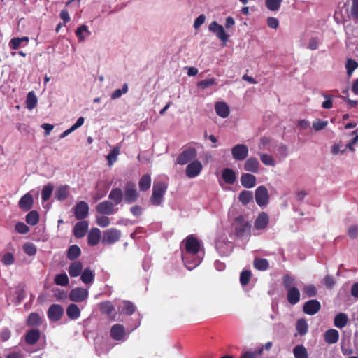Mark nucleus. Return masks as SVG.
Masks as SVG:
<instances>
[{
  "label": "nucleus",
  "instance_id": "f257e3e1",
  "mask_svg": "<svg viewBox=\"0 0 358 358\" xmlns=\"http://www.w3.org/2000/svg\"><path fill=\"white\" fill-rule=\"evenodd\" d=\"M232 227L237 237L244 238L250 236L251 224L244 216L236 217L234 220Z\"/></svg>",
  "mask_w": 358,
  "mask_h": 358
},
{
  "label": "nucleus",
  "instance_id": "f03ea898",
  "mask_svg": "<svg viewBox=\"0 0 358 358\" xmlns=\"http://www.w3.org/2000/svg\"><path fill=\"white\" fill-rule=\"evenodd\" d=\"M168 186L164 182H155L152 187V194L150 202L153 206H160L164 200V196L166 192Z\"/></svg>",
  "mask_w": 358,
  "mask_h": 358
},
{
  "label": "nucleus",
  "instance_id": "7ed1b4c3",
  "mask_svg": "<svg viewBox=\"0 0 358 358\" xmlns=\"http://www.w3.org/2000/svg\"><path fill=\"white\" fill-rule=\"evenodd\" d=\"M197 155L196 150L193 147L185 149L177 157L176 162L180 165L187 164L195 159Z\"/></svg>",
  "mask_w": 358,
  "mask_h": 358
},
{
  "label": "nucleus",
  "instance_id": "20e7f679",
  "mask_svg": "<svg viewBox=\"0 0 358 358\" xmlns=\"http://www.w3.org/2000/svg\"><path fill=\"white\" fill-rule=\"evenodd\" d=\"M208 29L210 32L215 34L217 38H219L225 45L229 40V35L226 33L224 27L218 24L216 21H213L208 27Z\"/></svg>",
  "mask_w": 358,
  "mask_h": 358
},
{
  "label": "nucleus",
  "instance_id": "39448f33",
  "mask_svg": "<svg viewBox=\"0 0 358 358\" xmlns=\"http://www.w3.org/2000/svg\"><path fill=\"white\" fill-rule=\"evenodd\" d=\"M185 248L187 253L191 255H196L199 252L201 243L197 238L194 235H189L183 241Z\"/></svg>",
  "mask_w": 358,
  "mask_h": 358
},
{
  "label": "nucleus",
  "instance_id": "423d86ee",
  "mask_svg": "<svg viewBox=\"0 0 358 358\" xmlns=\"http://www.w3.org/2000/svg\"><path fill=\"white\" fill-rule=\"evenodd\" d=\"M138 196L135 184L132 182H127L124 187V201L127 203H134L138 200Z\"/></svg>",
  "mask_w": 358,
  "mask_h": 358
},
{
  "label": "nucleus",
  "instance_id": "0eeeda50",
  "mask_svg": "<svg viewBox=\"0 0 358 358\" xmlns=\"http://www.w3.org/2000/svg\"><path fill=\"white\" fill-rule=\"evenodd\" d=\"M255 201L258 206H264L268 204L269 201V195L267 188L261 185L255 190Z\"/></svg>",
  "mask_w": 358,
  "mask_h": 358
},
{
  "label": "nucleus",
  "instance_id": "6e6552de",
  "mask_svg": "<svg viewBox=\"0 0 358 358\" xmlns=\"http://www.w3.org/2000/svg\"><path fill=\"white\" fill-rule=\"evenodd\" d=\"M121 233L119 230L112 228L103 232L102 243L103 244L112 245L120 240Z\"/></svg>",
  "mask_w": 358,
  "mask_h": 358
},
{
  "label": "nucleus",
  "instance_id": "1a4fd4ad",
  "mask_svg": "<svg viewBox=\"0 0 358 358\" xmlns=\"http://www.w3.org/2000/svg\"><path fill=\"white\" fill-rule=\"evenodd\" d=\"M203 169L202 164L199 160H193L189 162L185 169L186 176L189 178L196 177L200 174Z\"/></svg>",
  "mask_w": 358,
  "mask_h": 358
},
{
  "label": "nucleus",
  "instance_id": "9d476101",
  "mask_svg": "<svg viewBox=\"0 0 358 358\" xmlns=\"http://www.w3.org/2000/svg\"><path fill=\"white\" fill-rule=\"evenodd\" d=\"M47 315L50 321L57 322L64 315V308L59 304H52L49 307Z\"/></svg>",
  "mask_w": 358,
  "mask_h": 358
},
{
  "label": "nucleus",
  "instance_id": "9b49d317",
  "mask_svg": "<svg viewBox=\"0 0 358 358\" xmlns=\"http://www.w3.org/2000/svg\"><path fill=\"white\" fill-rule=\"evenodd\" d=\"M75 217L83 220L89 214V206L87 202L81 201L78 202L73 208Z\"/></svg>",
  "mask_w": 358,
  "mask_h": 358
},
{
  "label": "nucleus",
  "instance_id": "f8f14e48",
  "mask_svg": "<svg viewBox=\"0 0 358 358\" xmlns=\"http://www.w3.org/2000/svg\"><path fill=\"white\" fill-rule=\"evenodd\" d=\"M88 291L85 288L77 287L71 290L69 298L71 301L80 303L88 296Z\"/></svg>",
  "mask_w": 358,
  "mask_h": 358
},
{
  "label": "nucleus",
  "instance_id": "ddd939ff",
  "mask_svg": "<svg viewBox=\"0 0 358 358\" xmlns=\"http://www.w3.org/2000/svg\"><path fill=\"white\" fill-rule=\"evenodd\" d=\"M231 155L235 160H244L248 155V148L244 144H237L232 148Z\"/></svg>",
  "mask_w": 358,
  "mask_h": 358
},
{
  "label": "nucleus",
  "instance_id": "4468645a",
  "mask_svg": "<svg viewBox=\"0 0 358 358\" xmlns=\"http://www.w3.org/2000/svg\"><path fill=\"white\" fill-rule=\"evenodd\" d=\"M320 308V303L316 299H312L304 303L303 310L307 315H313L318 313Z\"/></svg>",
  "mask_w": 358,
  "mask_h": 358
},
{
  "label": "nucleus",
  "instance_id": "2eb2a0df",
  "mask_svg": "<svg viewBox=\"0 0 358 358\" xmlns=\"http://www.w3.org/2000/svg\"><path fill=\"white\" fill-rule=\"evenodd\" d=\"M96 210L103 215H113L115 213L114 203L110 201H104L97 204Z\"/></svg>",
  "mask_w": 358,
  "mask_h": 358
},
{
  "label": "nucleus",
  "instance_id": "dca6fc26",
  "mask_svg": "<svg viewBox=\"0 0 358 358\" xmlns=\"http://www.w3.org/2000/svg\"><path fill=\"white\" fill-rule=\"evenodd\" d=\"M110 334L113 340L121 341L126 334L125 328L120 324H114L110 329Z\"/></svg>",
  "mask_w": 358,
  "mask_h": 358
},
{
  "label": "nucleus",
  "instance_id": "f3484780",
  "mask_svg": "<svg viewBox=\"0 0 358 358\" xmlns=\"http://www.w3.org/2000/svg\"><path fill=\"white\" fill-rule=\"evenodd\" d=\"M269 223L268 215L265 212L260 213L256 218L254 227L257 230H262L267 227Z\"/></svg>",
  "mask_w": 358,
  "mask_h": 358
},
{
  "label": "nucleus",
  "instance_id": "a211bd4d",
  "mask_svg": "<svg viewBox=\"0 0 358 358\" xmlns=\"http://www.w3.org/2000/svg\"><path fill=\"white\" fill-rule=\"evenodd\" d=\"M88 222L85 220H81L76 224L73 227V234L76 238H81L86 235L88 229Z\"/></svg>",
  "mask_w": 358,
  "mask_h": 358
},
{
  "label": "nucleus",
  "instance_id": "6ab92c4d",
  "mask_svg": "<svg viewBox=\"0 0 358 358\" xmlns=\"http://www.w3.org/2000/svg\"><path fill=\"white\" fill-rule=\"evenodd\" d=\"M41 332L38 329H31L24 336L25 342L30 345L36 344L39 340Z\"/></svg>",
  "mask_w": 358,
  "mask_h": 358
},
{
  "label": "nucleus",
  "instance_id": "aec40b11",
  "mask_svg": "<svg viewBox=\"0 0 358 358\" xmlns=\"http://www.w3.org/2000/svg\"><path fill=\"white\" fill-rule=\"evenodd\" d=\"M34 203L33 196L30 193H27L21 197L19 201V207L24 211L29 210Z\"/></svg>",
  "mask_w": 358,
  "mask_h": 358
},
{
  "label": "nucleus",
  "instance_id": "412c9836",
  "mask_svg": "<svg viewBox=\"0 0 358 358\" xmlns=\"http://www.w3.org/2000/svg\"><path fill=\"white\" fill-rule=\"evenodd\" d=\"M101 239V231L98 228H92L87 236V243L90 246L96 245Z\"/></svg>",
  "mask_w": 358,
  "mask_h": 358
},
{
  "label": "nucleus",
  "instance_id": "4be33fe9",
  "mask_svg": "<svg viewBox=\"0 0 358 358\" xmlns=\"http://www.w3.org/2000/svg\"><path fill=\"white\" fill-rule=\"evenodd\" d=\"M256 177L250 173H243L241 177V183L245 188H252L256 185Z\"/></svg>",
  "mask_w": 358,
  "mask_h": 358
},
{
  "label": "nucleus",
  "instance_id": "5701e85b",
  "mask_svg": "<svg viewBox=\"0 0 358 358\" xmlns=\"http://www.w3.org/2000/svg\"><path fill=\"white\" fill-rule=\"evenodd\" d=\"M259 162L257 158L250 157L245 162L244 169L246 171L256 173L259 171Z\"/></svg>",
  "mask_w": 358,
  "mask_h": 358
},
{
  "label": "nucleus",
  "instance_id": "b1692460",
  "mask_svg": "<svg viewBox=\"0 0 358 358\" xmlns=\"http://www.w3.org/2000/svg\"><path fill=\"white\" fill-rule=\"evenodd\" d=\"M222 177L223 180L229 185H233L236 180L235 171L229 168H225L222 171Z\"/></svg>",
  "mask_w": 358,
  "mask_h": 358
},
{
  "label": "nucleus",
  "instance_id": "393cba45",
  "mask_svg": "<svg viewBox=\"0 0 358 358\" xmlns=\"http://www.w3.org/2000/svg\"><path fill=\"white\" fill-rule=\"evenodd\" d=\"M83 264L80 261H74L69 268V273L71 278L79 276L82 273Z\"/></svg>",
  "mask_w": 358,
  "mask_h": 358
},
{
  "label": "nucleus",
  "instance_id": "a878e982",
  "mask_svg": "<svg viewBox=\"0 0 358 358\" xmlns=\"http://www.w3.org/2000/svg\"><path fill=\"white\" fill-rule=\"evenodd\" d=\"M324 338L328 344L336 343L339 339V333L336 329H329L325 332Z\"/></svg>",
  "mask_w": 358,
  "mask_h": 358
},
{
  "label": "nucleus",
  "instance_id": "bb28decb",
  "mask_svg": "<svg viewBox=\"0 0 358 358\" xmlns=\"http://www.w3.org/2000/svg\"><path fill=\"white\" fill-rule=\"evenodd\" d=\"M287 299L292 305L296 304L300 301V292L297 287H292L287 290Z\"/></svg>",
  "mask_w": 358,
  "mask_h": 358
},
{
  "label": "nucleus",
  "instance_id": "cd10ccee",
  "mask_svg": "<svg viewBox=\"0 0 358 358\" xmlns=\"http://www.w3.org/2000/svg\"><path fill=\"white\" fill-rule=\"evenodd\" d=\"M108 198L113 202L114 204H115V205L120 204L123 200L122 190L118 187L113 188L110 191V192L108 195Z\"/></svg>",
  "mask_w": 358,
  "mask_h": 358
},
{
  "label": "nucleus",
  "instance_id": "c85d7f7f",
  "mask_svg": "<svg viewBox=\"0 0 358 358\" xmlns=\"http://www.w3.org/2000/svg\"><path fill=\"white\" fill-rule=\"evenodd\" d=\"M215 110L217 115L225 118L229 115V108L224 102H217L215 103Z\"/></svg>",
  "mask_w": 358,
  "mask_h": 358
},
{
  "label": "nucleus",
  "instance_id": "c756f323",
  "mask_svg": "<svg viewBox=\"0 0 358 358\" xmlns=\"http://www.w3.org/2000/svg\"><path fill=\"white\" fill-rule=\"evenodd\" d=\"M66 315L71 320H77L80 316L79 307L75 303H71L66 308Z\"/></svg>",
  "mask_w": 358,
  "mask_h": 358
},
{
  "label": "nucleus",
  "instance_id": "7c9ffc66",
  "mask_svg": "<svg viewBox=\"0 0 358 358\" xmlns=\"http://www.w3.org/2000/svg\"><path fill=\"white\" fill-rule=\"evenodd\" d=\"M80 248L77 245H72L67 250L66 256L69 260L74 261L80 257Z\"/></svg>",
  "mask_w": 358,
  "mask_h": 358
},
{
  "label": "nucleus",
  "instance_id": "2f4dec72",
  "mask_svg": "<svg viewBox=\"0 0 358 358\" xmlns=\"http://www.w3.org/2000/svg\"><path fill=\"white\" fill-rule=\"evenodd\" d=\"M348 321V318L347 315L345 313H341L335 316L334 324L335 327L342 329L347 324Z\"/></svg>",
  "mask_w": 358,
  "mask_h": 358
},
{
  "label": "nucleus",
  "instance_id": "473e14b6",
  "mask_svg": "<svg viewBox=\"0 0 358 358\" xmlns=\"http://www.w3.org/2000/svg\"><path fill=\"white\" fill-rule=\"evenodd\" d=\"M151 185V177L149 174L143 175L138 182V187L141 191L148 190Z\"/></svg>",
  "mask_w": 358,
  "mask_h": 358
},
{
  "label": "nucleus",
  "instance_id": "72a5a7b5",
  "mask_svg": "<svg viewBox=\"0 0 358 358\" xmlns=\"http://www.w3.org/2000/svg\"><path fill=\"white\" fill-rule=\"evenodd\" d=\"M253 265L258 271H266L269 268V262L264 258H255L253 262Z\"/></svg>",
  "mask_w": 358,
  "mask_h": 358
},
{
  "label": "nucleus",
  "instance_id": "f704fd0d",
  "mask_svg": "<svg viewBox=\"0 0 358 358\" xmlns=\"http://www.w3.org/2000/svg\"><path fill=\"white\" fill-rule=\"evenodd\" d=\"M69 196V189L66 185L59 187L55 193V196L58 201H64Z\"/></svg>",
  "mask_w": 358,
  "mask_h": 358
},
{
  "label": "nucleus",
  "instance_id": "c9c22d12",
  "mask_svg": "<svg viewBox=\"0 0 358 358\" xmlns=\"http://www.w3.org/2000/svg\"><path fill=\"white\" fill-rule=\"evenodd\" d=\"M81 280L85 284L92 283L94 279V273L90 268H85L81 273Z\"/></svg>",
  "mask_w": 358,
  "mask_h": 358
},
{
  "label": "nucleus",
  "instance_id": "e433bc0d",
  "mask_svg": "<svg viewBox=\"0 0 358 358\" xmlns=\"http://www.w3.org/2000/svg\"><path fill=\"white\" fill-rule=\"evenodd\" d=\"M295 358H308L306 348L303 345H297L293 348Z\"/></svg>",
  "mask_w": 358,
  "mask_h": 358
},
{
  "label": "nucleus",
  "instance_id": "4c0bfd02",
  "mask_svg": "<svg viewBox=\"0 0 358 358\" xmlns=\"http://www.w3.org/2000/svg\"><path fill=\"white\" fill-rule=\"evenodd\" d=\"M41 323V317L39 314L36 313H31L27 320V324L29 327H38Z\"/></svg>",
  "mask_w": 358,
  "mask_h": 358
},
{
  "label": "nucleus",
  "instance_id": "58836bf2",
  "mask_svg": "<svg viewBox=\"0 0 358 358\" xmlns=\"http://www.w3.org/2000/svg\"><path fill=\"white\" fill-rule=\"evenodd\" d=\"M282 0H265V5L268 10L273 12L279 10Z\"/></svg>",
  "mask_w": 358,
  "mask_h": 358
},
{
  "label": "nucleus",
  "instance_id": "ea45409f",
  "mask_svg": "<svg viewBox=\"0 0 358 358\" xmlns=\"http://www.w3.org/2000/svg\"><path fill=\"white\" fill-rule=\"evenodd\" d=\"M38 221H39V214L36 210L30 211L26 215V222L31 226H34V225L37 224Z\"/></svg>",
  "mask_w": 358,
  "mask_h": 358
},
{
  "label": "nucleus",
  "instance_id": "a19ab883",
  "mask_svg": "<svg viewBox=\"0 0 358 358\" xmlns=\"http://www.w3.org/2000/svg\"><path fill=\"white\" fill-rule=\"evenodd\" d=\"M27 108L29 110H32L37 104V98L34 94V92L28 93L26 99Z\"/></svg>",
  "mask_w": 358,
  "mask_h": 358
},
{
  "label": "nucleus",
  "instance_id": "79ce46f5",
  "mask_svg": "<svg viewBox=\"0 0 358 358\" xmlns=\"http://www.w3.org/2000/svg\"><path fill=\"white\" fill-rule=\"evenodd\" d=\"M252 194L250 191L243 190L238 196L239 201L244 205L249 203L252 200Z\"/></svg>",
  "mask_w": 358,
  "mask_h": 358
},
{
  "label": "nucleus",
  "instance_id": "37998d69",
  "mask_svg": "<svg viewBox=\"0 0 358 358\" xmlns=\"http://www.w3.org/2000/svg\"><path fill=\"white\" fill-rule=\"evenodd\" d=\"M54 281L56 285L60 286H67L69 283V278L66 273L55 275Z\"/></svg>",
  "mask_w": 358,
  "mask_h": 358
},
{
  "label": "nucleus",
  "instance_id": "c03bdc74",
  "mask_svg": "<svg viewBox=\"0 0 358 358\" xmlns=\"http://www.w3.org/2000/svg\"><path fill=\"white\" fill-rule=\"evenodd\" d=\"M296 328L299 334L301 336L305 335L308 331V324L305 319L298 320Z\"/></svg>",
  "mask_w": 358,
  "mask_h": 358
},
{
  "label": "nucleus",
  "instance_id": "a18cd8bd",
  "mask_svg": "<svg viewBox=\"0 0 358 358\" xmlns=\"http://www.w3.org/2000/svg\"><path fill=\"white\" fill-rule=\"evenodd\" d=\"M23 250L29 256H33L36 255L37 248L34 243L27 242L23 245Z\"/></svg>",
  "mask_w": 358,
  "mask_h": 358
},
{
  "label": "nucleus",
  "instance_id": "49530a36",
  "mask_svg": "<svg viewBox=\"0 0 358 358\" xmlns=\"http://www.w3.org/2000/svg\"><path fill=\"white\" fill-rule=\"evenodd\" d=\"M282 285L287 290L294 287V279L289 275H285L282 277Z\"/></svg>",
  "mask_w": 358,
  "mask_h": 358
},
{
  "label": "nucleus",
  "instance_id": "de8ad7c7",
  "mask_svg": "<svg viewBox=\"0 0 358 358\" xmlns=\"http://www.w3.org/2000/svg\"><path fill=\"white\" fill-rule=\"evenodd\" d=\"M136 310V308L135 305L133 303H131V301H127L124 302L122 311L125 314H127L128 315H131L135 313Z\"/></svg>",
  "mask_w": 358,
  "mask_h": 358
},
{
  "label": "nucleus",
  "instance_id": "09e8293b",
  "mask_svg": "<svg viewBox=\"0 0 358 358\" xmlns=\"http://www.w3.org/2000/svg\"><path fill=\"white\" fill-rule=\"evenodd\" d=\"M53 190V186L50 184L45 185L42 190V200L46 201L50 199Z\"/></svg>",
  "mask_w": 358,
  "mask_h": 358
},
{
  "label": "nucleus",
  "instance_id": "8fccbe9b",
  "mask_svg": "<svg viewBox=\"0 0 358 358\" xmlns=\"http://www.w3.org/2000/svg\"><path fill=\"white\" fill-rule=\"evenodd\" d=\"M252 273L250 271L245 270L241 273L240 275V282L243 286L247 285L251 278Z\"/></svg>",
  "mask_w": 358,
  "mask_h": 358
},
{
  "label": "nucleus",
  "instance_id": "3c124183",
  "mask_svg": "<svg viewBox=\"0 0 358 358\" xmlns=\"http://www.w3.org/2000/svg\"><path fill=\"white\" fill-rule=\"evenodd\" d=\"M345 68L347 69V74L348 76H351L352 72L358 68V63L352 59H348L346 64Z\"/></svg>",
  "mask_w": 358,
  "mask_h": 358
},
{
  "label": "nucleus",
  "instance_id": "603ef678",
  "mask_svg": "<svg viewBox=\"0 0 358 358\" xmlns=\"http://www.w3.org/2000/svg\"><path fill=\"white\" fill-rule=\"evenodd\" d=\"M303 293L307 297H314L317 295V291L315 285H308L303 289Z\"/></svg>",
  "mask_w": 358,
  "mask_h": 358
},
{
  "label": "nucleus",
  "instance_id": "864d4df0",
  "mask_svg": "<svg viewBox=\"0 0 358 358\" xmlns=\"http://www.w3.org/2000/svg\"><path fill=\"white\" fill-rule=\"evenodd\" d=\"M217 83L215 78L201 80L198 83L197 86L201 89H206Z\"/></svg>",
  "mask_w": 358,
  "mask_h": 358
},
{
  "label": "nucleus",
  "instance_id": "5fc2aeb1",
  "mask_svg": "<svg viewBox=\"0 0 358 358\" xmlns=\"http://www.w3.org/2000/svg\"><path fill=\"white\" fill-rule=\"evenodd\" d=\"M260 159L262 162L266 166H274L275 165V160L273 157L268 154H261Z\"/></svg>",
  "mask_w": 358,
  "mask_h": 358
},
{
  "label": "nucleus",
  "instance_id": "6e6d98bb",
  "mask_svg": "<svg viewBox=\"0 0 358 358\" xmlns=\"http://www.w3.org/2000/svg\"><path fill=\"white\" fill-rule=\"evenodd\" d=\"M101 310L103 313L110 315L113 313L115 308L110 301H106L101 304Z\"/></svg>",
  "mask_w": 358,
  "mask_h": 358
},
{
  "label": "nucleus",
  "instance_id": "4d7b16f0",
  "mask_svg": "<svg viewBox=\"0 0 358 358\" xmlns=\"http://www.w3.org/2000/svg\"><path fill=\"white\" fill-rule=\"evenodd\" d=\"M128 91V85L124 83L122 89L115 90L111 94V99H116L120 98L123 94L127 93Z\"/></svg>",
  "mask_w": 358,
  "mask_h": 358
},
{
  "label": "nucleus",
  "instance_id": "13d9d810",
  "mask_svg": "<svg viewBox=\"0 0 358 358\" xmlns=\"http://www.w3.org/2000/svg\"><path fill=\"white\" fill-rule=\"evenodd\" d=\"M15 262V258L11 252L4 254L1 257V262L6 266H10Z\"/></svg>",
  "mask_w": 358,
  "mask_h": 358
},
{
  "label": "nucleus",
  "instance_id": "bf43d9fd",
  "mask_svg": "<svg viewBox=\"0 0 358 358\" xmlns=\"http://www.w3.org/2000/svg\"><path fill=\"white\" fill-rule=\"evenodd\" d=\"M328 124V122L326 120H321L320 119H317L313 123V128L315 131H320L324 129Z\"/></svg>",
  "mask_w": 358,
  "mask_h": 358
},
{
  "label": "nucleus",
  "instance_id": "052dcab7",
  "mask_svg": "<svg viewBox=\"0 0 358 358\" xmlns=\"http://www.w3.org/2000/svg\"><path fill=\"white\" fill-rule=\"evenodd\" d=\"M17 232L21 234H25L29 231V227L22 222H18L15 227Z\"/></svg>",
  "mask_w": 358,
  "mask_h": 358
},
{
  "label": "nucleus",
  "instance_id": "680f3d73",
  "mask_svg": "<svg viewBox=\"0 0 358 358\" xmlns=\"http://www.w3.org/2000/svg\"><path fill=\"white\" fill-rule=\"evenodd\" d=\"M120 154V148L118 147H115L110 152V153L107 155V159L110 164L113 162H115L117 160V157Z\"/></svg>",
  "mask_w": 358,
  "mask_h": 358
},
{
  "label": "nucleus",
  "instance_id": "e2e57ef3",
  "mask_svg": "<svg viewBox=\"0 0 358 358\" xmlns=\"http://www.w3.org/2000/svg\"><path fill=\"white\" fill-rule=\"evenodd\" d=\"M323 97L326 99L322 103V107L324 109H330L333 107V102L331 100L332 96L331 95L323 94Z\"/></svg>",
  "mask_w": 358,
  "mask_h": 358
},
{
  "label": "nucleus",
  "instance_id": "0e129e2a",
  "mask_svg": "<svg viewBox=\"0 0 358 358\" xmlns=\"http://www.w3.org/2000/svg\"><path fill=\"white\" fill-rule=\"evenodd\" d=\"M96 191L93 195V199L95 201H97L106 195L107 189H104L102 190L100 189L98 185H96Z\"/></svg>",
  "mask_w": 358,
  "mask_h": 358
},
{
  "label": "nucleus",
  "instance_id": "69168bd1",
  "mask_svg": "<svg viewBox=\"0 0 358 358\" xmlns=\"http://www.w3.org/2000/svg\"><path fill=\"white\" fill-rule=\"evenodd\" d=\"M336 282L333 276L327 275L324 277V284L328 289H332Z\"/></svg>",
  "mask_w": 358,
  "mask_h": 358
},
{
  "label": "nucleus",
  "instance_id": "338daca9",
  "mask_svg": "<svg viewBox=\"0 0 358 358\" xmlns=\"http://www.w3.org/2000/svg\"><path fill=\"white\" fill-rule=\"evenodd\" d=\"M96 223L101 227H106L109 225L110 220L106 216H101L96 217Z\"/></svg>",
  "mask_w": 358,
  "mask_h": 358
},
{
  "label": "nucleus",
  "instance_id": "774afa93",
  "mask_svg": "<svg viewBox=\"0 0 358 358\" xmlns=\"http://www.w3.org/2000/svg\"><path fill=\"white\" fill-rule=\"evenodd\" d=\"M350 12L353 18L358 20V0H352Z\"/></svg>",
  "mask_w": 358,
  "mask_h": 358
}]
</instances>
